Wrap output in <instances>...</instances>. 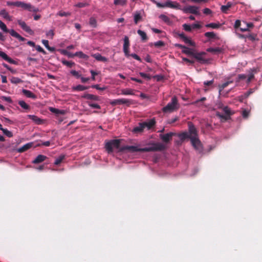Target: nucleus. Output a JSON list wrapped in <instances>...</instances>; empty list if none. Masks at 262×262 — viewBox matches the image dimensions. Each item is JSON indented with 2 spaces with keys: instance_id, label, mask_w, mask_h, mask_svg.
Segmentation results:
<instances>
[{
  "instance_id": "obj_41",
  "label": "nucleus",
  "mask_w": 262,
  "mask_h": 262,
  "mask_svg": "<svg viewBox=\"0 0 262 262\" xmlns=\"http://www.w3.org/2000/svg\"><path fill=\"white\" fill-rule=\"evenodd\" d=\"M0 28L5 32L7 33L9 30L7 29L6 25L0 20Z\"/></svg>"
},
{
  "instance_id": "obj_13",
  "label": "nucleus",
  "mask_w": 262,
  "mask_h": 262,
  "mask_svg": "<svg viewBox=\"0 0 262 262\" xmlns=\"http://www.w3.org/2000/svg\"><path fill=\"white\" fill-rule=\"evenodd\" d=\"M177 46L182 49V52L183 53H184L188 56L193 57V54L195 51V50H194L193 49L187 48V47H186L184 46H183L182 45L179 44V45H177Z\"/></svg>"
},
{
  "instance_id": "obj_31",
  "label": "nucleus",
  "mask_w": 262,
  "mask_h": 262,
  "mask_svg": "<svg viewBox=\"0 0 262 262\" xmlns=\"http://www.w3.org/2000/svg\"><path fill=\"white\" fill-rule=\"evenodd\" d=\"M231 6V4L230 3H228L226 5H223L221 6V11L224 13H227V11Z\"/></svg>"
},
{
  "instance_id": "obj_56",
  "label": "nucleus",
  "mask_w": 262,
  "mask_h": 262,
  "mask_svg": "<svg viewBox=\"0 0 262 262\" xmlns=\"http://www.w3.org/2000/svg\"><path fill=\"white\" fill-rule=\"evenodd\" d=\"M90 24L91 26L95 27L96 25V20L94 18H91L90 19Z\"/></svg>"
},
{
  "instance_id": "obj_53",
  "label": "nucleus",
  "mask_w": 262,
  "mask_h": 262,
  "mask_svg": "<svg viewBox=\"0 0 262 262\" xmlns=\"http://www.w3.org/2000/svg\"><path fill=\"white\" fill-rule=\"evenodd\" d=\"M88 4L85 3H78L75 5V6L79 8H82L86 6Z\"/></svg>"
},
{
  "instance_id": "obj_22",
  "label": "nucleus",
  "mask_w": 262,
  "mask_h": 262,
  "mask_svg": "<svg viewBox=\"0 0 262 262\" xmlns=\"http://www.w3.org/2000/svg\"><path fill=\"white\" fill-rule=\"evenodd\" d=\"M33 143L32 142L28 143L26 144H25L23 146L19 148L18 149V151L19 152H22L25 151H26L28 149L30 148L32 146Z\"/></svg>"
},
{
  "instance_id": "obj_26",
  "label": "nucleus",
  "mask_w": 262,
  "mask_h": 262,
  "mask_svg": "<svg viewBox=\"0 0 262 262\" xmlns=\"http://www.w3.org/2000/svg\"><path fill=\"white\" fill-rule=\"evenodd\" d=\"M0 15L2 16L3 18L8 20H11V17L9 15V13L5 10H2L0 11Z\"/></svg>"
},
{
  "instance_id": "obj_39",
  "label": "nucleus",
  "mask_w": 262,
  "mask_h": 262,
  "mask_svg": "<svg viewBox=\"0 0 262 262\" xmlns=\"http://www.w3.org/2000/svg\"><path fill=\"white\" fill-rule=\"evenodd\" d=\"M64 159V155H60L59 157H58L54 162L55 165L59 164L62 160Z\"/></svg>"
},
{
  "instance_id": "obj_46",
  "label": "nucleus",
  "mask_w": 262,
  "mask_h": 262,
  "mask_svg": "<svg viewBox=\"0 0 262 262\" xmlns=\"http://www.w3.org/2000/svg\"><path fill=\"white\" fill-rule=\"evenodd\" d=\"M8 32L10 33V34L11 36H12L16 38H17V37H18V36L19 35V34L17 33L16 31H15L13 29L9 30Z\"/></svg>"
},
{
  "instance_id": "obj_20",
  "label": "nucleus",
  "mask_w": 262,
  "mask_h": 262,
  "mask_svg": "<svg viewBox=\"0 0 262 262\" xmlns=\"http://www.w3.org/2000/svg\"><path fill=\"white\" fill-rule=\"evenodd\" d=\"M137 33L139 34V35L140 36L141 40L143 42H145L148 39V37L146 35V33L141 30H138L137 31Z\"/></svg>"
},
{
  "instance_id": "obj_25",
  "label": "nucleus",
  "mask_w": 262,
  "mask_h": 262,
  "mask_svg": "<svg viewBox=\"0 0 262 262\" xmlns=\"http://www.w3.org/2000/svg\"><path fill=\"white\" fill-rule=\"evenodd\" d=\"M142 16L140 12L137 11L134 14V20L136 24H137L139 21L141 20Z\"/></svg>"
},
{
  "instance_id": "obj_60",
  "label": "nucleus",
  "mask_w": 262,
  "mask_h": 262,
  "mask_svg": "<svg viewBox=\"0 0 262 262\" xmlns=\"http://www.w3.org/2000/svg\"><path fill=\"white\" fill-rule=\"evenodd\" d=\"M241 22L239 20H236L235 21V23H234V27L235 28H238L239 27V26H241Z\"/></svg>"
},
{
  "instance_id": "obj_54",
  "label": "nucleus",
  "mask_w": 262,
  "mask_h": 262,
  "mask_svg": "<svg viewBox=\"0 0 262 262\" xmlns=\"http://www.w3.org/2000/svg\"><path fill=\"white\" fill-rule=\"evenodd\" d=\"M92 88H95L98 90H101V91L104 90L106 89L105 87L100 88L98 84L93 85H92Z\"/></svg>"
},
{
  "instance_id": "obj_8",
  "label": "nucleus",
  "mask_w": 262,
  "mask_h": 262,
  "mask_svg": "<svg viewBox=\"0 0 262 262\" xmlns=\"http://www.w3.org/2000/svg\"><path fill=\"white\" fill-rule=\"evenodd\" d=\"M17 7H21L24 10H28L30 12H37L38 9L33 6L30 3H26L24 2L18 1Z\"/></svg>"
},
{
  "instance_id": "obj_1",
  "label": "nucleus",
  "mask_w": 262,
  "mask_h": 262,
  "mask_svg": "<svg viewBox=\"0 0 262 262\" xmlns=\"http://www.w3.org/2000/svg\"><path fill=\"white\" fill-rule=\"evenodd\" d=\"M188 133L183 132L179 134L178 137L181 141L189 138L193 147L201 151L202 149V144L198 138L197 130L191 122L188 123Z\"/></svg>"
},
{
  "instance_id": "obj_33",
  "label": "nucleus",
  "mask_w": 262,
  "mask_h": 262,
  "mask_svg": "<svg viewBox=\"0 0 262 262\" xmlns=\"http://www.w3.org/2000/svg\"><path fill=\"white\" fill-rule=\"evenodd\" d=\"M256 89V88L250 89L248 92L244 93L243 95H242L241 97L242 98V99L247 98L250 95H251L254 92Z\"/></svg>"
},
{
  "instance_id": "obj_28",
  "label": "nucleus",
  "mask_w": 262,
  "mask_h": 262,
  "mask_svg": "<svg viewBox=\"0 0 262 262\" xmlns=\"http://www.w3.org/2000/svg\"><path fill=\"white\" fill-rule=\"evenodd\" d=\"M159 18L164 22L167 24H170L171 21L170 18L165 14H161L159 15Z\"/></svg>"
},
{
  "instance_id": "obj_34",
  "label": "nucleus",
  "mask_w": 262,
  "mask_h": 262,
  "mask_svg": "<svg viewBox=\"0 0 262 262\" xmlns=\"http://www.w3.org/2000/svg\"><path fill=\"white\" fill-rule=\"evenodd\" d=\"M61 53L63 55H66L69 57H74L75 56L74 54H73L70 52H69L67 49V50H61L60 51Z\"/></svg>"
},
{
  "instance_id": "obj_35",
  "label": "nucleus",
  "mask_w": 262,
  "mask_h": 262,
  "mask_svg": "<svg viewBox=\"0 0 262 262\" xmlns=\"http://www.w3.org/2000/svg\"><path fill=\"white\" fill-rule=\"evenodd\" d=\"M19 105L24 109L28 110L30 108L29 105H28L24 101L20 100L18 101Z\"/></svg>"
},
{
  "instance_id": "obj_11",
  "label": "nucleus",
  "mask_w": 262,
  "mask_h": 262,
  "mask_svg": "<svg viewBox=\"0 0 262 262\" xmlns=\"http://www.w3.org/2000/svg\"><path fill=\"white\" fill-rule=\"evenodd\" d=\"M166 6V7H168L172 9H175L177 10H182V7L180 5V4L174 1H172L170 0H167L165 2V5Z\"/></svg>"
},
{
  "instance_id": "obj_45",
  "label": "nucleus",
  "mask_w": 262,
  "mask_h": 262,
  "mask_svg": "<svg viewBox=\"0 0 262 262\" xmlns=\"http://www.w3.org/2000/svg\"><path fill=\"white\" fill-rule=\"evenodd\" d=\"M57 15L60 16H68L71 15V13L69 12H64V11H59Z\"/></svg>"
},
{
  "instance_id": "obj_16",
  "label": "nucleus",
  "mask_w": 262,
  "mask_h": 262,
  "mask_svg": "<svg viewBox=\"0 0 262 262\" xmlns=\"http://www.w3.org/2000/svg\"><path fill=\"white\" fill-rule=\"evenodd\" d=\"M174 135V133L170 132L164 135H160V138L165 142H168L171 138L172 136Z\"/></svg>"
},
{
  "instance_id": "obj_17",
  "label": "nucleus",
  "mask_w": 262,
  "mask_h": 262,
  "mask_svg": "<svg viewBox=\"0 0 262 262\" xmlns=\"http://www.w3.org/2000/svg\"><path fill=\"white\" fill-rule=\"evenodd\" d=\"M47 157L46 156L42 155H38L36 158L32 161L34 164H38L40 163L43 161H44L46 159Z\"/></svg>"
},
{
  "instance_id": "obj_48",
  "label": "nucleus",
  "mask_w": 262,
  "mask_h": 262,
  "mask_svg": "<svg viewBox=\"0 0 262 262\" xmlns=\"http://www.w3.org/2000/svg\"><path fill=\"white\" fill-rule=\"evenodd\" d=\"M35 48L38 52L42 53L44 54H46V52L45 51V50L40 46H35Z\"/></svg>"
},
{
  "instance_id": "obj_7",
  "label": "nucleus",
  "mask_w": 262,
  "mask_h": 262,
  "mask_svg": "<svg viewBox=\"0 0 262 262\" xmlns=\"http://www.w3.org/2000/svg\"><path fill=\"white\" fill-rule=\"evenodd\" d=\"M110 103L113 106L120 104H126L127 106H129L133 104V101L130 99L121 98L112 100L110 102Z\"/></svg>"
},
{
  "instance_id": "obj_2",
  "label": "nucleus",
  "mask_w": 262,
  "mask_h": 262,
  "mask_svg": "<svg viewBox=\"0 0 262 262\" xmlns=\"http://www.w3.org/2000/svg\"><path fill=\"white\" fill-rule=\"evenodd\" d=\"M165 148V146L162 143H154L151 146L141 148L140 144H136L135 145H126L121 147L120 151L125 150H128L130 152H149L157 150H162Z\"/></svg>"
},
{
  "instance_id": "obj_18",
  "label": "nucleus",
  "mask_w": 262,
  "mask_h": 262,
  "mask_svg": "<svg viewBox=\"0 0 262 262\" xmlns=\"http://www.w3.org/2000/svg\"><path fill=\"white\" fill-rule=\"evenodd\" d=\"M92 56L95 58L97 61H103L104 62H105L107 61V59L106 57L101 56V55L99 53L92 54Z\"/></svg>"
},
{
  "instance_id": "obj_19",
  "label": "nucleus",
  "mask_w": 262,
  "mask_h": 262,
  "mask_svg": "<svg viewBox=\"0 0 262 262\" xmlns=\"http://www.w3.org/2000/svg\"><path fill=\"white\" fill-rule=\"evenodd\" d=\"M22 92L23 94L28 98H30L34 99L36 98V95L29 90L23 89L22 90Z\"/></svg>"
},
{
  "instance_id": "obj_3",
  "label": "nucleus",
  "mask_w": 262,
  "mask_h": 262,
  "mask_svg": "<svg viewBox=\"0 0 262 262\" xmlns=\"http://www.w3.org/2000/svg\"><path fill=\"white\" fill-rule=\"evenodd\" d=\"M156 121L155 119H150L147 121L140 123L139 125L134 128L133 132L135 133H141L144 128L150 129L155 124Z\"/></svg>"
},
{
  "instance_id": "obj_14",
  "label": "nucleus",
  "mask_w": 262,
  "mask_h": 262,
  "mask_svg": "<svg viewBox=\"0 0 262 262\" xmlns=\"http://www.w3.org/2000/svg\"><path fill=\"white\" fill-rule=\"evenodd\" d=\"M18 25L21 27V28L26 32L32 35L33 34V31L31 29V28L27 25L26 23L21 20H18L17 21Z\"/></svg>"
},
{
  "instance_id": "obj_43",
  "label": "nucleus",
  "mask_w": 262,
  "mask_h": 262,
  "mask_svg": "<svg viewBox=\"0 0 262 262\" xmlns=\"http://www.w3.org/2000/svg\"><path fill=\"white\" fill-rule=\"evenodd\" d=\"M86 97L89 99H92L96 101H98L100 100L98 96L92 94H88Z\"/></svg>"
},
{
  "instance_id": "obj_47",
  "label": "nucleus",
  "mask_w": 262,
  "mask_h": 262,
  "mask_svg": "<svg viewBox=\"0 0 262 262\" xmlns=\"http://www.w3.org/2000/svg\"><path fill=\"white\" fill-rule=\"evenodd\" d=\"M139 74L142 77H143L145 79H150L151 78L150 76L148 74H146L143 72H140Z\"/></svg>"
},
{
  "instance_id": "obj_64",
  "label": "nucleus",
  "mask_w": 262,
  "mask_h": 262,
  "mask_svg": "<svg viewBox=\"0 0 262 262\" xmlns=\"http://www.w3.org/2000/svg\"><path fill=\"white\" fill-rule=\"evenodd\" d=\"M3 99L5 100L7 102H8L9 103L12 102V100L10 97H3Z\"/></svg>"
},
{
  "instance_id": "obj_12",
  "label": "nucleus",
  "mask_w": 262,
  "mask_h": 262,
  "mask_svg": "<svg viewBox=\"0 0 262 262\" xmlns=\"http://www.w3.org/2000/svg\"><path fill=\"white\" fill-rule=\"evenodd\" d=\"M124 43L123 46V52L126 56H129V38L127 36H125L123 39Z\"/></svg>"
},
{
  "instance_id": "obj_23",
  "label": "nucleus",
  "mask_w": 262,
  "mask_h": 262,
  "mask_svg": "<svg viewBox=\"0 0 262 262\" xmlns=\"http://www.w3.org/2000/svg\"><path fill=\"white\" fill-rule=\"evenodd\" d=\"M75 56H77L80 58L84 59V60H88L89 57L86 54L83 53L81 51L76 52L75 53H74Z\"/></svg>"
},
{
  "instance_id": "obj_50",
  "label": "nucleus",
  "mask_w": 262,
  "mask_h": 262,
  "mask_svg": "<svg viewBox=\"0 0 262 262\" xmlns=\"http://www.w3.org/2000/svg\"><path fill=\"white\" fill-rule=\"evenodd\" d=\"M89 105L91 107H93V108H97V109H100V106L99 104H97V103H90L89 104Z\"/></svg>"
},
{
  "instance_id": "obj_32",
  "label": "nucleus",
  "mask_w": 262,
  "mask_h": 262,
  "mask_svg": "<svg viewBox=\"0 0 262 262\" xmlns=\"http://www.w3.org/2000/svg\"><path fill=\"white\" fill-rule=\"evenodd\" d=\"M182 40L185 42V43L188 44L191 46L194 47L195 46V43L186 36Z\"/></svg>"
},
{
  "instance_id": "obj_21",
  "label": "nucleus",
  "mask_w": 262,
  "mask_h": 262,
  "mask_svg": "<svg viewBox=\"0 0 262 262\" xmlns=\"http://www.w3.org/2000/svg\"><path fill=\"white\" fill-rule=\"evenodd\" d=\"M27 117L31 119L32 121H33L35 123H36L37 124H40L42 123V120L38 117L35 115H27Z\"/></svg>"
},
{
  "instance_id": "obj_4",
  "label": "nucleus",
  "mask_w": 262,
  "mask_h": 262,
  "mask_svg": "<svg viewBox=\"0 0 262 262\" xmlns=\"http://www.w3.org/2000/svg\"><path fill=\"white\" fill-rule=\"evenodd\" d=\"M120 140L118 139H114L112 140L105 144V148L107 150V152L110 154L112 153L113 152L114 149H118L119 151H121L120 150V149L121 148H120Z\"/></svg>"
},
{
  "instance_id": "obj_30",
  "label": "nucleus",
  "mask_w": 262,
  "mask_h": 262,
  "mask_svg": "<svg viewBox=\"0 0 262 262\" xmlns=\"http://www.w3.org/2000/svg\"><path fill=\"white\" fill-rule=\"evenodd\" d=\"M114 4L116 6H125L127 4L126 0H114Z\"/></svg>"
},
{
  "instance_id": "obj_38",
  "label": "nucleus",
  "mask_w": 262,
  "mask_h": 262,
  "mask_svg": "<svg viewBox=\"0 0 262 262\" xmlns=\"http://www.w3.org/2000/svg\"><path fill=\"white\" fill-rule=\"evenodd\" d=\"M88 88L87 86L82 85H78L74 88L75 90H77L78 91H82L85 90H86Z\"/></svg>"
},
{
  "instance_id": "obj_37",
  "label": "nucleus",
  "mask_w": 262,
  "mask_h": 262,
  "mask_svg": "<svg viewBox=\"0 0 262 262\" xmlns=\"http://www.w3.org/2000/svg\"><path fill=\"white\" fill-rule=\"evenodd\" d=\"M207 51L213 53H220L221 52V49L220 48H209L207 49Z\"/></svg>"
},
{
  "instance_id": "obj_55",
  "label": "nucleus",
  "mask_w": 262,
  "mask_h": 262,
  "mask_svg": "<svg viewBox=\"0 0 262 262\" xmlns=\"http://www.w3.org/2000/svg\"><path fill=\"white\" fill-rule=\"evenodd\" d=\"M243 23L246 25V27L249 30V28H252L254 26V25L252 23H247L246 21H243Z\"/></svg>"
},
{
  "instance_id": "obj_29",
  "label": "nucleus",
  "mask_w": 262,
  "mask_h": 262,
  "mask_svg": "<svg viewBox=\"0 0 262 262\" xmlns=\"http://www.w3.org/2000/svg\"><path fill=\"white\" fill-rule=\"evenodd\" d=\"M206 27L211 28L212 29H217L221 26V24L220 23H209L205 25Z\"/></svg>"
},
{
  "instance_id": "obj_44",
  "label": "nucleus",
  "mask_w": 262,
  "mask_h": 262,
  "mask_svg": "<svg viewBox=\"0 0 262 262\" xmlns=\"http://www.w3.org/2000/svg\"><path fill=\"white\" fill-rule=\"evenodd\" d=\"M4 134H5L6 136H7L8 137H11L13 136V134L12 132L8 130L7 129L3 128V130H2Z\"/></svg>"
},
{
  "instance_id": "obj_52",
  "label": "nucleus",
  "mask_w": 262,
  "mask_h": 262,
  "mask_svg": "<svg viewBox=\"0 0 262 262\" xmlns=\"http://www.w3.org/2000/svg\"><path fill=\"white\" fill-rule=\"evenodd\" d=\"M7 5L8 6H14L17 7L18 1H17V2L8 1L7 2Z\"/></svg>"
},
{
  "instance_id": "obj_57",
  "label": "nucleus",
  "mask_w": 262,
  "mask_h": 262,
  "mask_svg": "<svg viewBox=\"0 0 262 262\" xmlns=\"http://www.w3.org/2000/svg\"><path fill=\"white\" fill-rule=\"evenodd\" d=\"M71 73L74 76L76 77L77 78H79L80 76V75L79 74V73L77 71H76L75 70H72L71 71Z\"/></svg>"
},
{
  "instance_id": "obj_5",
  "label": "nucleus",
  "mask_w": 262,
  "mask_h": 262,
  "mask_svg": "<svg viewBox=\"0 0 262 262\" xmlns=\"http://www.w3.org/2000/svg\"><path fill=\"white\" fill-rule=\"evenodd\" d=\"M179 107L178 100L176 97L172 98L171 100L162 109L165 113L172 112L177 110Z\"/></svg>"
},
{
  "instance_id": "obj_9",
  "label": "nucleus",
  "mask_w": 262,
  "mask_h": 262,
  "mask_svg": "<svg viewBox=\"0 0 262 262\" xmlns=\"http://www.w3.org/2000/svg\"><path fill=\"white\" fill-rule=\"evenodd\" d=\"M182 11L185 13H191L195 15H199V8L194 6H186L182 9Z\"/></svg>"
},
{
  "instance_id": "obj_58",
  "label": "nucleus",
  "mask_w": 262,
  "mask_h": 262,
  "mask_svg": "<svg viewBox=\"0 0 262 262\" xmlns=\"http://www.w3.org/2000/svg\"><path fill=\"white\" fill-rule=\"evenodd\" d=\"M21 82V80L18 78H13L11 79V82L14 83H18Z\"/></svg>"
},
{
  "instance_id": "obj_62",
  "label": "nucleus",
  "mask_w": 262,
  "mask_h": 262,
  "mask_svg": "<svg viewBox=\"0 0 262 262\" xmlns=\"http://www.w3.org/2000/svg\"><path fill=\"white\" fill-rule=\"evenodd\" d=\"M191 27H192V29H200L201 28V26L198 23L192 24L191 25Z\"/></svg>"
},
{
  "instance_id": "obj_24",
  "label": "nucleus",
  "mask_w": 262,
  "mask_h": 262,
  "mask_svg": "<svg viewBox=\"0 0 262 262\" xmlns=\"http://www.w3.org/2000/svg\"><path fill=\"white\" fill-rule=\"evenodd\" d=\"M121 94L123 95H133L134 90L131 89H125L121 90Z\"/></svg>"
},
{
  "instance_id": "obj_59",
  "label": "nucleus",
  "mask_w": 262,
  "mask_h": 262,
  "mask_svg": "<svg viewBox=\"0 0 262 262\" xmlns=\"http://www.w3.org/2000/svg\"><path fill=\"white\" fill-rule=\"evenodd\" d=\"M154 77L156 78L158 81H161L163 79V76L161 75H155Z\"/></svg>"
},
{
  "instance_id": "obj_36",
  "label": "nucleus",
  "mask_w": 262,
  "mask_h": 262,
  "mask_svg": "<svg viewBox=\"0 0 262 262\" xmlns=\"http://www.w3.org/2000/svg\"><path fill=\"white\" fill-rule=\"evenodd\" d=\"M232 81H228L221 85H219V93H221V91L223 90L224 88L227 86L230 83H232Z\"/></svg>"
},
{
  "instance_id": "obj_40",
  "label": "nucleus",
  "mask_w": 262,
  "mask_h": 262,
  "mask_svg": "<svg viewBox=\"0 0 262 262\" xmlns=\"http://www.w3.org/2000/svg\"><path fill=\"white\" fill-rule=\"evenodd\" d=\"M205 36L209 38H214L216 35L213 32H207L205 33Z\"/></svg>"
},
{
  "instance_id": "obj_15",
  "label": "nucleus",
  "mask_w": 262,
  "mask_h": 262,
  "mask_svg": "<svg viewBox=\"0 0 262 262\" xmlns=\"http://www.w3.org/2000/svg\"><path fill=\"white\" fill-rule=\"evenodd\" d=\"M0 57L10 64H16L15 60L9 57L5 52L0 51Z\"/></svg>"
},
{
  "instance_id": "obj_6",
  "label": "nucleus",
  "mask_w": 262,
  "mask_h": 262,
  "mask_svg": "<svg viewBox=\"0 0 262 262\" xmlns=\"http://www.w3.org/2000/svg\"><path fill=\"white\" fill-rule=\"evenodd\" d=\"M206 55L207 54L204 52L198 53L195 51L192 57H193L200 63H209V60L206 57Z\"/></svg>"
},
{
  "instance_id": "obj_63",
  "label": "nucleus",
  "mask_w": 262,
  "mask_h": 262,
  "mask_svg": "<svg viewBox=\"0 0 262 262\" xmlns=\"http://www.w3.org/2000/svg\"><path fill=\"white\" fill-rule=\"evenodd\" d=\"M249 112L246 110H244L243 111L242 115L244 118H247L249 115Z\"/></svg>"
},
{
  "instance_id": "obj_49",
  "label": "nucleus",
  "mask_w": 262,
  "mask_h": 262,
  "mask_svg": "<svg viewBox=\"0 0 262 262\" xmlns=\"http://www.w3.org/2000/svg\"><path fill=\"white\" fill-rule=\"evenodd\" d=\"M154 45L157 47H161L164 45V43L163 41L159 40L157 42H155L154 43Z\"/></svg>"
},
{
  "instance_id": "obj_42",
  "label": "nucleus",
  "mask_w": 262,
  "mask_h": 262,
  "mask_svg": "<svg viewBox=\"0 0 262 262\" xmlns=\"http://www.w3.org/2000/svg\"><path fill=\"white\" fill-rule=\"evenodd\" d=\"M183 28L185 31H187V32H190L192 30L191 25H190L188 24H183Z\"/></svg>"
},
{
  "instance_id": "obj_61",
  "label": "nucleus",
  "mask_w": 262,
  "mask_h": 262,
  "mask_svg": "<svg viewBox=\"0 0 262 262\" xmlns=\"http://www.w3.org/2000/svg\"><path fill=\"white\" fill-rule=\"evenodd\" d=\"M203 13L205 14H210L212 13V11L209 8H205L203 10Z\"/></svg>"
},
{
  "instance_id": "obj_51",
  "label": "nucleus",
  "mask_w": 262,
  "mask_h": 262,
  "mask_svg": "<svg viewBox=\"0 0 262 262\" xmlns=\"http://www.w3.org/2000/svg\"><path fill=\"white\" fill-rule=\"evenodd\" d=\"M54 35V33L53 30H50L46 33V35L48 37H50L51 38H52Z\"/></svg>"
},
{
  "instance_id": "obj_27",
  "label": "nucleus",
  "mask_w": 262,
  "mask_h": 262,
  "mask_svg": "<svg viewBox=\"0 0 262 262\" xmlns=\"http://www.w3.org/2000/svg\"><path fill=\"white\" fill-rule=\"evenodd\" d=\"M42 44L44 45V46L50 51L51 52H54L55 51V48L54 47H51L49 46V41L47 40L42 39L41 41Z\"/></svg>"
},
{
  "instance_id": "obj_10",
  "label": "nucleus",
  "mask_w": 262,
  "mask_h": 262,
  "mask_svg": "<svg viewBox=\"0 0 262 262\" xmlns=\"http://www.w3.org/2000/svg\"><path fill=\"white\" fill-rule=\"evenodd\" d=\"M223 111L225 113V115L222 114L219 112H217L216 116L224 120H227L229 119L230 118V115H231V111L230 108L227 106H225L223 108Z\"/></svg>"
}]
</instances>
